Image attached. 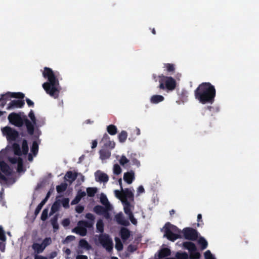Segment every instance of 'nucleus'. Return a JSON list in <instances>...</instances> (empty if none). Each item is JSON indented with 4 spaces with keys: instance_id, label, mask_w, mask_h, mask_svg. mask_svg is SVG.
Wrapping results in <instances>:
<instances>
[{
    "instance_id": "f257e3e1",
    "label": "nucleus",
    "mask_w": 259,
    "mask_h": 259,
    "mask_svg": "<svg viewBox=\"0 0 259 259\" xmlns=\"http://www.w3.org/2000/svg\"><path fill=\"white\" fill-rule=\"evenodd\" d=\"M43 77L47 80L42 86L46 93L54 99H57L60 95L61 87L58 78L53 70L45 67L42 71Z\"/></svg>"
},
{
    "instance_id": "f03ea898",
    "label": "nucleus",
    "mask_w": 259,
    "mask_h": 259,
    "mask_svg": "<svg viewBox=\"0 0 259 259\" xmlns=\"http://www.w3.org/2000/svg\"><path fill=\"white\" fill-rule=\"evenodd\" d=\"M120 188L121 191L118 190H115L114 194L115 196L120 199L123 205V208L124 212L128 215L129 219L134 225H136L137 221L136 219L134 218L132 213V210L134 206L130 204L128 200H134V194L133 191L129 189H125L123 190L122 187V180L120 179L118 181Z\"/></svg>"
},
{
    "instance_id": "7ed1b4c3",
    "label": "nucleus",
    "mask_w": 259,
    "mask_h": 259,
    "mask_svg": "<svg viewBox=\"0 0 259 259\" xmlns=\"http://www.w3.org/2000/svg\"><path fill=\"white\" fill-rule=\"evenodd\" d=\"M214 87L209 82L200 84L195 92L196 99L202 104H212L215 97Z\"/></svg>"
},
{
    "instance_id": "20e7f679",
    "label": "nucleus",
    "mask_w": 259,
    "mask_h": 259,
    "mask_svg": "<svg viewBox=\"0 0 259 259\" xmlns=\"http://www.w3.org/2000/svg\"><path fill=\"white\" fill-rule=\"evenodd\" d=\"M19 143L21 145V150H20L19 144L15 143L13 146V150L16 155V157L14 158H9V160L12 164L17 167V171L20 173L23 172L24 170L22 166V160L19 157V156L22 154H26L28 152V147L27 142L25 140L19 142Z\"/></svg>"
},
{
    "instance_id": "39448f33",
    "label": "nucleus",
    "mask_w": 259,
    "mask_h": 259,
    "mask_svg": "<svg viewBox=\"0 0 259 259\" xmlns=\"http://www.w3.org/2000/svg\"><path fill=\"white\" fill-rule=\"evenodd\" d=\"M161 230L163 233V236L172 241L176 240L181 236V230L169 223H166Z\"/></svg>"
},
{
    "instance_id": "423d86ee",
    "label": "nucleus",
    "mask_w": 259,
    "mask_h": 259,
    "mask_svg": "<svg viewBox=\"0 0 259 259\" xmlns=\"http://www.w3.org/2000/svg\"><path fill=\"white\" fill-rule=\"evenodd\" d=\"M156 80L158 81L159 88L161 90L172 91L176 88L177 85V81L171 76H159Z\"/></svg>"
},
{
    "instance_id": "0eeeda50",
    "label": "nucleus",
    "mask_w": 259,
    "mask_h": 259,
    "mask_svg": "<svg viewBox=\"0 0 259 259\" xmlns=\"http://www.w3.org/2000/svg\"><path fill=\"white\" fill-rule=\"evenodd\" d=\"M28 116L30 119L31 123L28 121H26V125L28 132L30 134H32L34 130V126L36 127L41 126L44 124L45 122L42 118L36 117L34 112L32 110H31L29 112Z\"/></svg>"
},
{
    "instance_id": "6e6552de",
    "label": "nucleus",
    "mask_w": 259,
    "mask_h": 259,
    "mask_svg": "<svg viewBox=\"0 0 259 259\" xmlns=\"http://www.w3.org/2000/svg\"><path fill=\"white\" fill-rule=\"evenodd\" d=\"M24 97V95L20 92H8L1 95L0 98V106L4 107L8 102H11L13 98H23Z\"/></svg>"
},
{
    "instance_id": "1a4fd4ad",
    "label": "nucleus",
    "mask_w": 259,
    "mask_h": 259,
    "mask_svg": "<svg viewBox=\"0 0 259 259\" xmlns=\"http://www.w3.org/2000/svg\"><path fill=\"white\" fill-rule=\"evenodd\" d=\"M9 122L16 126H21L23 124V122L24 120V116L23 113H12L10 114L8 117Z\"/></svg>"
},
{
    "instance_id": "9d476101",
    "label": "nucleus",
    "mask_w": 259,
    "mask_h": 259,
    "mask_svg": "<svg viewBox=\"0 0 259 259\" xmlns=\"http://www.w3.org/2000/svg\"><path fill=\"white\" fill-rule=\"evenodd\" d=\"M1 131L3 136L6 137L9 141H15L18 136L17 132L9 126L2 128Z\"/></svg>"
},
{
    "instance_id": "9b49d317",
    "label": "nucleus",
    "mask_w": 259,
    "mask_h": 259,
    "mask_svg": "<svg viewBox=\"0 0 259 259\" xmlns=\"http://www.w3.org/2000/svg\"><path fill=\"white\" fill-rule=\"evenodd\" d=\"M93 224V222L80 221L77 226L73 229V231L81 236H84L87 233L86 228L91 227Z\"/></svg>"
},
{
    "instance_id": "f8f14e48",
    "label": "nucleus",
    "mask_w": 259,
    "mask_h": 259,
    "mask_svg": "<svg viewBox=\"0 0 259 259\" xmlns=\"http://www.w3.org/2000/svg\"><path fill=\"white\" fill-rule=\"evenodd\" d=\"M98 241L101 245L107 251H111L113 248L112 240L107 235H102L99 236Z\"/></svg>"
},
{
    "instance_id": "ddd939ff",
    "label": "nucleus",
    "mask_w": 259,
    "mask_h": 259,
    "mask_svg": "<svg viewBox=\"0 0 259 259\" xmlns=\"http://www.w3.org/2000/svg\"><path fill=\"white\" fill-rule=\"evenodd\" d=\"M20 98H14L8 104L7 109L13 110L17 108H21L24 104V101L19 99Z\"/></svg>"
},
{
    "instance_id": "4468645a",
    "label": "nucleus",
    "mask_w": 259,
    "mask_h": 259,
    "mask_svg": "<svg viewBox=\"0 0 259 259\" xmlns=\"http://www.w3.org/2000/svg\"><path fill=\"white\" fill-rule=\"evenodd\" d=\"M181 233L184 234L186 239L193 240L196 238L197 235L196 231L190 228L184 229Z\"/></svg>"
},
{
    "instance_id": "2eb2a0df",
    "label": "nucleus",
    "mask_w": 259,
    "mask_h": 259,
    "mask_svg": "<svg viewBox=\"0 0 259 259\" xmlns=\"http://www.w3.org/2000/svg\"><path fill=\"white\" fill-rule=\"evenodd\" d=\"M111 209H107V208L102 207L101 206H97L94 208V211L99 214L103 215L106 218L109 219L110 218L108 211Z\"/></svg>"
},
{
    "instance_id": "dca6fc26",
    "label": "nucleus",
    "mask_w": 259,
    "mask_h": 259,
    "mask_svg": "<svg viewBox=\"0 0 259 259\" xmlns=\"http://www.w3.org/2000/svg\"><path fill=\"white\" fill-rule=\"evenodd\" d=\"M102 142L104 143L106 148L109 149H113L115 146V143L112 140H110V138L107 135H105L102 140Z\"/></svg>"
},
{
    "instance_id": "f3484780",
    "label": "nucleus",
    "mask_w": 259,
    "mask_h": 259,
    "mask_svg": "<svg viewBox=\"0 0 259 259\" xmlns=\"http://www.w3.org/2000/svg\"><path fill=\"white\" fill-rule=\"evenodd\" d=\"M123 179L128 184H131L135 180V172L132 170L125 172Z\"/></svg>"
},
{
    "instance_id": "a211bd4d",
    "label": "nucleus",
    "mask_w": 259,
    "mask_h": 259,
    "mask_svg": "<svg viewBox=\"0 0 259 259\" xmlns=\"http://www.w3.org/2000/svg\"><path fill=\"white\" fill-rule=\"evenodd\" d=\"M95 178L97 181L103 183L107 182L108 181V176L100 170L95 173Z\"/></svg>"
},
{
    "instance_id": "6ab92c4d",
    "label": "nucleus",
    "mask_w": 259,
    "mask_h": 259,
    "mask_svg": "<svg viewBox=\"0 0 259 259\" xmlns=\"http://www.w3.org/2000/svg\"><path fill=\"white\" fill-rule=\"evenodd\" d=\"M150 102L153 104H157L164 100V97L160 95H154L150 97Z\"/></svg>"
},
{
    "instance_id": "aec40b11",
    "label": "nucleus",
    "mask_w": 259,
    "mask_h": 259,
    "mask_svg": "<svg viewBox=\"0 0 259 259\" xmlns=\"http://www.w3.org/2000/svg\"><path fill=\"white\" fill-rule=\"evenodd\" d=\"M0 240L2 241L0 242V250L2 251H4L5 248V241L6 240V237L5 235V232L2 226H0Z\"/></svg>"
},
{
    "instance_id": "412c9836",
    "label": "nucleus",
    "mask_w": 259,
    "mask_h": 259,
    "mask_svg": "<svg viewBox=\"0 0 259 259\" xmlns=\"http://www.w3.org/2000/svg\"><path fill=\"white\" fill-rule=\"evenodd\" d=\"M91 248V246L84 239H81L79 243L77 251H88Z\"/></svg>"
},
{
    "instance_id": "4be33fe9",
    "label": "nucleus",
    "mask_w": 259,
    "mask_h": 259,
    "mask_svg": "<svg viewBox=\"0 0 259 259\" xmlns=\"http://www.w3.org/2000/svg\"><path fill=\"white\" fill-rule=\"evenodd\" d=\"M176 66L175 64L166 63L163 65L164 71L169 74H172L175 71Z\"/></svg>"
},
{
    "instance_id": "5701e85b",
    "label": "nucleus",
    "mask_w": 259,
    "mask_h": 259,
    "mask_svg": "<svg viewBox=\"0 0 259 259\" xmlns=\"http://www.w3.org/2000/svg\"><path fill=\"white\" fill-rule=\"evenodd\" d=\"M115 219L116 221L120 224L124 226H127L129 224L128 222L123 218L122 213H119L116 215Z\"/></svg>"
},
{
    "instance_id": "b1692460",
    "label": "nucleus",
    "mask_w": 259,
    "mask_h": 259,
    "mask_svg": "<svg viewBox=\"0 0 259 259\" xmlns=\"http://www.w3.org/2000/svg\"><path fill=\"white\" fill-rule=\"evenodd\" d=\"M100 198L101 202L105 206V207L107 208V209H112V207L109 204L106 196L104 194H102L100 195Z\"/></svg>"
},
{
    "instance_id": "393cba45",
    "label": "nucleus",
    "mask_w": 259,
    "mask_h": 259,
    "mask_svg": "<svg viewBox=\"0 0 259 259\" xmlns=\"http://www.w3.org/2000/svg\"><path fill=\"white\" fill-rule=\"evenodd\" d=\"M197 242L202 250H204L208 246V242L207 240L203 237H199L198 238Z\"/></svg>"
},
{
    "instance_id": "a878e982",
    "label": "nucleus",
    "mask_w": 259,
    "mask_h": 259,
    "mask_svg": "<svg viewBox=\"0 0 259 259\" xmlns=\"http://www.w3.org/2000/svg\"><path fill=\"white\" fill-rule=\"evenodd\" d=\"M170 253V250L167 248H162L159 252L158 257L159 258H163L169 255Z\"/></svg>"
},
{
    "instance_id": "bb28decb",
    "label": "nucleus",
    "mask_w": 259,
    "mask_h": 259,
    "mask_svg": "<svg viewBox=\"0 0 259 259\" xmlns=\"http://www.w3.org/2000/svg\"><path fill=\"white\" fill-rule=\"evenodd\" d=\"M77 175L75 172H72L71 171H69L67 172L65 176V179L69 182H73L76 178Z\"/></svg>"
},
{
    "instance_id": "cd10ccee",
    "label": "nucleus",
    "mask_w": 259,
    "mask_h": 259,
    "mask_svg": "<svg viewBox=\"0 0 259 259\" xmlns=\"http://www.w3.org/2000/svg\"><path fill=\"white\" fill-rule=\"evenodd\" d=\"M85 195L84 191H79L78 192L77 195L75 198L71 202V204H75L77 203L80 200L81 198Z\"/></svg>"
},
{
    "instance_id": "c85d7f7f",
    "label": "nucleus",
    "mask_w": 259,
    "mask_h": 259,
    "mask_svg": "<svg viewBox=\"0 0 259 259\" xmlns=\"http://www.w3.org/2000/svg\"><path fill=\"white\" fill-rule=\"evenodd\" d=\"M127 137V133L125 131H122L118 135V138L119 142L124 143Z\"/></svg>"
},
{
    "instance_id": "c756f323",
    "label": "nucleus",
    "mask_w": 259,
    "mask_h": 259,
    "mask_svg": "<svg viewBox=\"0 0 259 259\" xmlns=\"http://www.w3.org/2000/svg\"><path fill=\"white\" fill-rule=\"evenodd\" d=\"M108 133L111 135H115L117 133V128L116 126L110 124L107 127Z\"/></svg>"
},
{
    "instance_id": "7c9ffc66",
    "label": "nucleus",
    "mask_w": 259,
    "mask_h": 259,
    "mask_svg": "<svg viewBox=\"0 0 259 259\" xmlns=\"http://www.w3.org/2000/svg\"><path fill=\"white\" fill-rule=\"evenodd\" d=\"M33 248L35 252L40 253L44 250L45 246H43L42 243H34L33 245Z\"/></svg>"
},
{
    "instance_id": "2f4dec72",
    "label": "nucleus",
    "mask_w": 259,
    "mask_h": 259,
    "mask_svg": "<svg viewBox=\"0 0 259 259\" xmlns=\"http://www.w3.org/2000/svg\"><path fill=\"white\" fill-rule=\"evenodd\" d=\"M120 235L123 239L126 240L130 236V233L127 229L123 228L120 231Z\"/></svg>"
},
{
    "instance_id": "473e14b6",
    "label": "nucleus",
    "mask_w": 259,
    "mask_h": 259,
    "mask_svg": "<svg viewBox=\"0 0 259 259\" xmlns=\"http://www.w3.org/2000/svg\"><path fill=\"white\" fill-rule=\"evenodd\" d=\"M100 158L102 160H104L108 159L111 155V153L109 151H104L103 150L100 151Z\"/></svg>"
},
{
    "instance_id": "72a5a7b5",
    "label": "nucleus",
    "mask_w": 259,
    "mask_h": 259,
    "mask_svg": "<svg viewBox=\"0 0 259 259\" xmlns=\"http://www.w3.org/2000/svg\"><path fill=\"white\" fill-rule=\"evenodd\" d=\"M113 172L114 175H118L122 172V169L119 165L115 164L113 167Z\"/></svg>"
},
{
    "instance_id": "f704fd0d",
    "label": "nucleus",
    "mask_w": 259,
    "mask_h": 259,
    "mask_svg": "<svg viewBox=\"0 0 259 259\" xmlns=\"http://www.w3.org/2000/svg\"><path fill=\"white\" fill-rule=\"evenodd\" d=\"M38 144L36 141L33 142L31 149V152L33 153V156H35L38 151Z\"/></svg>"
},
{
    "instance_id": "c9c22d12",
    "label": "nucleus",
    "mask_w": 259,
    "mask_h": 259,
    "mask_svg": "<svg viewBox=\"0 0 259 259\" xmlns=\"http://www.w3.org/2000/svg\"><path fill=\"white\" fill-rule=\"evenodd\" d=\"M204 256L205 259H217L215 256L209 250L204 252Z\"/></svg>"
},
{
    "instance_id": "e433bc0d",
    "label": "nucleus",
    "mask_w": 259,
    "mask_h": 259,
    "mask_svg": "<svg viewBox=\"0 0 259 259\" xmlns=\"http://www.w3.org/2000/svg\"><path fill=\"white\" fill-rule=\"evenodd\" d=\"M115 248L117 250H121L122 249L123 245L120 241V240L118 238H115Z\"/></svg>"
},
{
    "instance_id": "4c0bfd02",
    "label": "nucleus",
    "mask_w": 259,
    "mask_h": 259,
    "mask_svg": "<svg viewBox=\"0 0 259 259\" xmlns=\"http://www.w3.org/2000/svg\"><path fill=\"white\" fill-rule=\"evenodd\" d=\"M119 162L121 165L124 166L128 163L130 160L126 157L125 156L122 155L119 159Z\"/></svg>"
},
{
    "instance_id": "58836bf2",
    "label": "nucleus",
    "mask_w": 259,
    "mask_h": 259,
    "mask_svg": "<svg viewBox=\"0 0 259 259\" xmlns=\"http://www.w3.org/2000/svg\"><path fill=\"white\" fill-rule=\"evenodd\" d=\"M97 229L100 232H103L104 230V224L102 220L98 221L97 225Z\"/></svg>"
},
{
    "instance_id": "ea45409f",
    "label": "nucleus",
    "mask_w": 259,
    "mask_h": 259,
    "mask_svg": "<svg viewBox=\"0 0 259 259\" xmlns=\"http://www.w3.org/2000/svg\"><path fill=\"white\" fill-rule=\"evenodd\" d=\"M97 189L96 188H89L87 189V192L89 196H92L97 192Z\"/></svg>"
},
{
    "instance_id": "a19ab883",
    "label": "nucleus",
    "mask_w": 259,
    "mask_h": 259,
    "mask_svg": "<svg viewBox=\"0 0 259 259\" xmlns=\"http://www.w3.org/2000/svg\"><path fill=\"white\" fill-rule=\"evenodd\" d=\"M59 207V204L58 202H55L51 207V214H52L58 210Z\"/></svg>"
},
{
    "instance_id": "79ce46f5",
    "label": "nucleus",
    "mask_w": 259,
    "mask_h": 259,
    "mask_svg": "<svg viewBox=\"0 0 259 259\" xmlns=\"http://www.w3.org/2000/svg\"><path fill=\"white\" fill-rule=\"evenodd\" d=\"M137 196H140L142 194H143L145 192V189L143 186H139L137 188Z\"/></svg>"
},
{
    "instance_id": "37998d69",
    "label": "nucleus",
    "mask_w": 259,
    "mask_h": 259,
    "mask_svg": "<svg viewBox=\"0 0 259 259\" xmlns=\"http://www.w3.org/2000/svg\"><path fill=\"white\" fill-rule=\"evenodd\" d=\"M66 188V185L65 184H62L57 187V191L58 192H61L64 191Z\"/></svg>"
},
{
    "instance_id": "c03bdc74",
    "label": "nucleus",
    "mask_w": 259,
    "mask_h": 259,
    "mask_svg": "<svg viewBox=\"0 0 259 259\" xmlns=\"http://www.w3.org/2000/svg\"><path fill=\"white\" fill-rule=\"evenodd\" d=\"M80 253H81V251H77V254H76L75 257L76 259H88L87 256L80 254Z\"/></svg>"
},
{
    "instance_id": "a18cd8bd",
    "label": "nucleus",
    "mask_w": 259,
    "mask_h": 259,
    "mask_svg": "<svg viewBox=\"0 0 259 259\" xmlns=\"http://www.w3.org/2000/svg\"><path fill=\"white\" fill-rule=\"evenodd\" d=\"M48 210L47 209H45L43 210L42 213L41 214V220L44 221L46 220L48 217Z\"/></svg>"
},
{
    "instance_id": "49530a36",
    "label": "nucleus",
    "mask_w": 259,
    "mask_h": 259,
    "mask_svg": "<svg viewBox=\"0 0 259 259\" xmlns=\"http://www.w3.org/2000/svg\"><path fill=\"white\" fill-rule=\"evenodd\" d=\"M52 242L51 239L50 238H46L44 241L42 242V244H43V246H45V248L47 246L50 244Z\"/></svg>"
},
{
    "instance_id": "de8ad7c7",
    "label": "nucleus",
    "mask_w": 259,
    "mask_h": 259,
    "mask_svg": "<svg viewBox=\"0 0 259 259\" xmlns=\"http://www.w3.org/2000/svg\"><path fill=\"white\" fill-rule=\"evenodd\" d=\"M69 202V200L68 198L63 199L62 200V204L63 207H64L65 208L68 207Z\"/></svg>"
},
{
    "instance_id": "09e8293b",
    "label": "nucleus",
    "mask_w": 259,
    "mask_h": 259,
    "mask_svg": "<svg viewBox=\"0 0 259 259\" xmlns=\"http://www.w3.org/2000/svg\"><path fill=\"white\" fill-rule=\"evenodd\" d=\"M132 162H133V165H135L137 167H140L141 164H140V162L138 160L135 159L133 160Z\"/></svg>"
},
{
    "instance_id": "8fccbe9b",
    "label": "nucleus",
    "mask_w": 259,
    "mask_h": 259,
    "mask_svg": "<svg viewBox=\"0 0 259 259\" xmlns=\"http://www.w3.org/2000/svg\"><path fill=\"white\" fill-rule=\"evenodd\" d=\"M83 209L84 208L83 206L78 205L76 207L75 210L76 212L78 213H81L83 210Z\"/></svg>"
},
{
    "instance_id": "3c124183",
    "label": "nucleus",
    "mask_w": 259,
    "mask_h": 259,
    "mask_svg": "<svg viewBox=\"0 0 259 259\" xmlns=\"http://www.w3.org/2000/svg\"><path fill=\"white\" fill-rule=\"evenodd\" d=\"M74 239V237L73 236H68L65 240H64L65 243H67L70 241L73 240Z\"/></svg>"
},
{
    "instance_id": "603ef678",
    "label": "nucleus",
    "mask_w": 259,
    "mask_h": 259,
    "mask_svg": "<svg viewBox=\"0 0 259 259\" xmlns=\"http://www.w3.org/2000/svg\"><path fill=\"white\" fill-rule=\"evenodd\" d=\"M70 223V222L69 221V220L68 219H65L64 220H63V221L62 222V225L64 226H67Z\"/></svg>"
},
{
    "instance_id": "864d4df0",
    "label": "nucleus",
    "mask_w": 259,
    "mask_h": 259,
    "mask_svg": "<svg viewBox=\"0 0 259 259\" xmlns=\"http://www.w3.org/2000/svg\"><path fill=\"white\" fill-rule=\"evenodd\" d=\"M86 218L89 220H90L91 221H93L94 220V216L93 214H91V213H88L86 214Z\"/></svg>"
},
{
    "instance_id": "5fc2aeb1",
    "label": "nucleus",
    "mask_w": 259,
    "mask_h": 259,
    "mask_svg": "<svg viewBox=\"0 0 259 259\" xmlns=\"http://www.w3.org/2000/svg\"><path fill=\"white\" fill-rule=\"evenodd\" d=\"M97 146V141L96 140H94L92 142V148H95Z\"/></svg>"
},
{
    "instance_id": "6e6d98bb",
    "label": "nucleus",
    "mask_w": 259,
    "mask_h": 259,
    "mask_svg": "<svg viewBox=\"0 0 259 259\" xmlns=\"http://www.w3.org/2000/svg\"><path fill=\"white\" fill-rule=\"evenodd\" d=\"M35 259H48L47 257L39 255H36L35 256Z\"/></svg>"
},
{
    "instance_id": "4d7b16f0",
    "label": "nucleus",
    "mask_w": 259,
    "mask_h": 259,
    "mask_svg": "<svg viewBox=\"0 0 259 259\" xmlns=\"http://www.w3.org/2000/svg\"><path fill=\"white\" fill-rule=\"evenodd\" d=\"M26 102L29 106H32L33 105V102L28 99H26Z\"/></svg>"
},
{
    "instance_id": "13d9d810",
    "label": "nucleus",
    "mask_w": 259,
    "mask_h": 259,
    "mask_svg": "<svg viewBox=\"0 0 259 259\" xmlns=\"http://www.w3.org/2000/svg\"><path fill=\"white\" fill-rule=\"evenodd\" d=\"M42 206H43L41 205V204H39L36 209V212L37 213H38L39 212Z\"/></svg>"
},
{
    "instance_id": "bf43d9fd",
    "label": "nucleus",
    "mask_w": 259,
    "mask_h": 259,
    "mask_svg": "<svg viewBox=\"0 0 259 259\" xmlns=\"http://www.w3.org/2000/svg\"><path fill=\"white\" fill-rule=\"evenodd\" d=\"M136 249V248L134 246L130 245L128 247V250L131 251H133Z\"/></svg>"
},
{
    "instance_id": "052dcab7",
    "label": "nucleus",
    "mask_w": 259,
    "mask_h": 259,
    "mask_svg": "<svg viewBox=\"0 0 259 259\" xmlns=\"http://www.w3.org/2000/svg\"><path fill=\"white\" fill-rule=\"evenodd\" d=\"M47 200V198H45L39 204H41V205L43 206L46 203Z\"/></svg>"
},
{
    "instance_id": "680f3d73",
    "label": "nucleus",
    "mask_w": 259,
    "mask_h": 259,
    "mask_svg": "<svg viewBox=\"0 0 259 259\" xmlns=\"http://www.w3.org/2000/svg\"><path fill=\"white\" fill-rule=\"evenodd\" d=\"M136 134L137 135H140L141 134V131L139 128H136Z\"/></svg>"
},
{
    "instance_id": "e2e57ef3",
    "label": "nucleus",
    "mask_w": 259,
    "mask_h": 259,
    "mask_svg": "<svg viewBox=\"0 0 259 259\" xmlns=\"http://www.w3.org/2000/svg\"><path fill=\"white\" fill-rule=\"evenodd\" d=\"M202 215L201 214H198L197 215V220L198 221H200L201 220Z\"/></svg>"
},
{
    "instance_id": "0e129e2a",
    "label": "nucleus",
    "mask_w": 259,
    "mask_h": 259,
    "mask_svg": "<svg viewBox=\"0 0 259 259\" xmlns=\"http://www.w3.org/2000/svg\"><path fill=\"white\" fill-rule=\"evenodd\" d=\"M65 252L67 254L69 255L71 251L69 249H66L65 250Z\"/></svg>"
},
{
    "instance_id": "69168bd1",
    "label": "nucleus",
    "mask_w": 259,
    "mask_h": 259,
    "mask_svg": "<svg viewBox=\"0 0 259 259\" xmlns=\"http://www.w3.org/2000/svg\"><path fill=\"white\" fill-rule=\"evenodd\" d=\"M33 159V156L31 155V154H30L28 156V159L29 161H31Z\"/></svg>"
},
{
    "instance_id": "338daca9",
    "label": "nucleus",
    "mask_w": 259,
    "mask_h": 259,
    "mask_svg": "<svg viewBox=\"0 0 259 259\" xmlns=\"http://www.w3.org/2000/svg\"><path fill=\"white\" fill-rule=\"evenodd\" d=\"M51 191H49L47 195V196L46 198H47V199L49 198V197H50V195H51Z\"/></svg>"
},
{
    "instance_id": "774afa93",
    "label": "nucleus",
    "mask_w": 259,
    "mask_h": 259,
    "mask_svg": "<svg viewBox=\"0 0 259 259\" xmlns=\"http://www.w3.org/2000/svg\"><path fill=\"white\" fill-rule=\"evenodd\" d=\"M54 228L57 229H58V225L56 224L55 223H54L53 224Z\"/></svg>"
}]
</instances>
